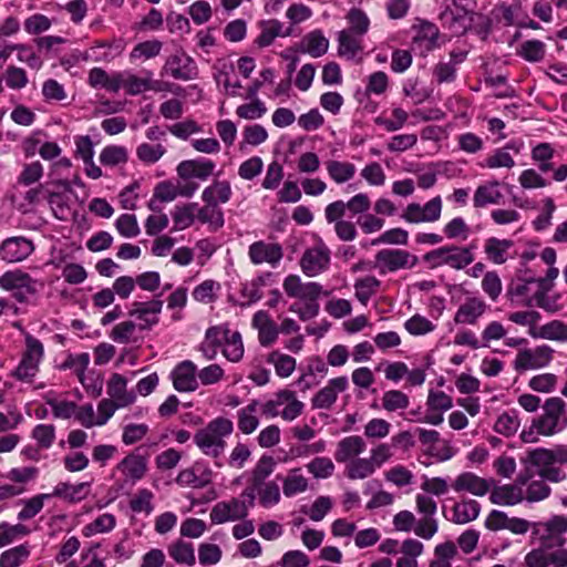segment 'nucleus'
<instances>
[{
    "label": "nucleus",
    "instance_id": "f257e3e1",
    "mask_svg": "<svg viewBox=\"0 0 567 567\" xmlns=\"http://www.w3.org/2000/svg\"><path fill=\"white\" fill-rule=\"evenodd\" d=\"M542 409L543 414L533 419L529 430L522 431L520 439L524 442L537 441L536 434L553 436L567 427L566 403L561 398H548Z\"/></svg>",
    "mask_w": 567,
    "mask_h": 567
},
{
    "label": "nucleus",
    "instance_id": "f03ea898",
    "mask_svg": "<svg viewBox=\"0 0 567 567\" xmlns=\"http://www.w3.org/2000/svg\"><path fill=\"white\" fill-rule=\"evenodd\" d=\"M25 348L18 367L11 372V377L22 382H32L39 372V365L44 357L43 343L30 334L24 333Z\"/></svg>",
    "mask_w": 567,
    "mask_h": 567
},
{
    "label": "nucleus",
    "instance_id": "7ed1b4c3",
    "mask_svg": "<svg viewBox=\"0 0 567 567\" xmlns=\"http://www.w3.org/2000/svg\"><path fill=\"white\" fill-rule=\"evenodd\" d=\"M423 260L431 268L449 266L455 270H462L474 261V256L470 255L468 249H462L461 246H442L426 252Z\"/></svg>",
    "mask_w": 567,
    "mask_h": 567
},
{
    "label": "nucleus",
    "instance_id": "20e7f679",
    "mask_svg": "<svg viewBox=\"0 0 567 567\" xmlns=\"http://www.w3.org/2000/svg\"><path fill=\"white\" fill-rule=\"evenodd\" d=\"M416 256L402 249H382L375 255V267L380 274L394 272L400 269H411L416 266Z\"/></svg>",
    "mask_w": 567,
    "mask_h": 567
},
{
    "label": "nucleus",
    "instance_id": "39448f33",
    "mask_svg": "<svg viewBox=\"0 0 567 567\" xmlns=\"http://www.w3.org/2000/svg\"><path fill=\"white\" fill-rule=\"evenodd\" d=\"M163 309V300L154 298L150 301H134L131 303L128 316L138 320L140 330H151L159 322L158 315Z\"/></svg>",
    "mask_w": 567,
    "mask_h": 567
},
{
    "label": "nucleus",
    "instance_id": "423d86ee",
    "mask_svg": "<svg viewBox=\"0 0 567 567\" xmlns=\"http://www.w3.org/2000/svg\"><path fill=\"white\" fill-rule=\"evenodd\" d=\"M554 350L547 344L534 349H524L518 352L514 368L517 371L536 370L547 367L553 360Z\"/></svg>",
    "mask_w": 567,
    "mask_h": 567
},
{
    "label": "nucleus",
    "instance_id": "0eeeda50",
    "mask_svg": "<svg viewBox=\"0 0 567 567\" xmlns=\"http://www.w3.org/2000/svg\"><path fill=\"white\" fill-rule=\"evenodd\" d=\"M441 213L442 199L436 196L423 206L417 203L409 204L401 217L410 224L434 223L440 219Z\"/></svg>",
    "mask_w": 567,
    "mask_h": 567
},
{
    "label": "nucleus",
    "instance_id": "6e6552de",
    "mask_svg": "<svg viewBox=\"0 0 567 567\" xmlns=\"http://www.w3.org/2000/svg\"><path fill=\"white\" fill-rule=\"evenodd\" d=\"M248 516V506L245 501L233 497L225 502L216 503L210 513L209 518L213 524L220 525L227 522L244 519Z\"/></svg>",
    "mask_w": 567,
    "mask_h": 567
},
{
    "label": "nucleus",
    "instance_id": "1a4fd4ad",
    "mask_svg": "<svg viewBox=\"0 0 567 567\" xmlns=\"http://www.w3.org/2000/svg\"><path fill=\"white\" fill-rule=\"evenodd\" d=\"M329 265L330 249L323 243L307 249L300 259V267L308 277L320 275L328 269Z\"/></svg>",
    "mask_w": 567,
    "mask_h": 567
},
{
    "label": "nucleus",
    "instance_id": "9d476101",
    "mask_svg": "<svg viewBox=\"0 0 567 567\" xmlns=\"http://www.w3.org/2000/svg\"><path fill=\"white\" fill-rule=\"evenodd\" d=\"M34 251L31 239L24 236H14L4 239L0 245V258L9 264L25 260Z\"/></svg>",
    "mask_w": 567,
    "mask_h": 567
},
{
    "label": "nucleus",
    "instance_id": "9b49d317",
    "mask_svg": "<svg viewBox=\"0 0 567 567\" xmlns=\"http://www.w3.org/2000/svg\"><path fill=\"white\" fill-rule=\"evenodd\" d=\"M169 377L177 392H193L199 385L197 367L190 360H184L176 364Z\"/></svg>",
    "mask_w": 567,
    "mask_h": 567
},
{
    "label": "nucleus",
    "instance_id": "f8f14e48",
    "mask_svg": "<svg viewBox=\"0 0 567 567\" xmlns=\"http://www.w3.org/2000/svg\"><path fill=\"white\" fill-rule=\"evenodd\" d=\"M282 287L288 297L298 298L300 300L319 299L322 293L327 295L319 282H302L298 275L287 276Z\"/></svg>",
    "mask_w": 567,
    "mask_h": 567
},
{
    "label": "nucleus",
    "instance_id": "ddd939ff",
    "mask_svg": "<svg viewBox=\"0 0 567 567\" xmlns=\"http://www.w3.org/2000/svg\"><path fill=\"white\" fill-rule=\"evenodd\" d=\"M248 255L254 265L267 262L277 267L284 257L281 245L277 243L255 241L249 246Z\"/></svg>",
    "mask_w": 567,
    "mask_h": 567
},
{
    "label": "nucleus",
    "instance_id": "4468645a",
    "mask_svg": "<svg viewBox=\"0 0 567 567\" xmlns=\"http://www.w3.org/2000/svg\"><path fill=\"white\" fill-rule=\"evenodd\" d=\"M494 484L495 481L493 478L486 480L472 472H464L456 476L452 488L455 492H467L475 496H484Z\"/></svg>",
    "mask_w": 567,
    "mask_h": 567
},
{
    "label": "nucleus",
    "instance_id": "2eb2a0df",
    "mask_svg": "<svg viewBox=\"0 0 567 567\" xmlns=\"http://www.w3.org/2000/svg\"><path fill=\"white\" fill-rule=\"evenodd\" d=\"M202 199L205 205L196 209L198 220L203 224H209L214 230H218L224 226L225 219L216 197L210 196V190L204 189Z\"/></svg>",
    "mask_w": 567,
    "mask_h": 567
},
{
    "label": "nucleus",
    "instance_id": "dca6fc26",
    "mask_svg": "<svg viewBox=\"0 0 567 567\" xmlns=\"http://www.w3.org/2000/svg\"><path fill=\"white\" fill-rule=\"evenodd\" d=\"M215 167V163L205 157L186 159L178 164L177 174L183 179L198 178L206 181L214 174Z\"/></svg>",
    "mask_w": 567,
    "mask_h": 567
},
{
    "label": "nucleus",
    "instance_id": "f3484780",
    "mask_svg": "<svg viewBox=\"0 0 567 567\" xmlns=\"http://www.w3.org/2000/svg\"><path fill=\"white\" fill-rule=\"evenodd\" d=\"M348 378L338 377L329 380L328 385L322 388L311 400L313 409H330L338 398V392H343L348 388Z\"/></svg>",
    "mask_w": 567,
    "mask_h": 567
},
{
    "label": "nucleus",
    "instance_id": "a211bd4d",
    "mask_svg": "<svg viewBox=\"0 0 567 567\" xmlns=\"http://www.w3.org/2000/svg\"><path fill=\"white\" fill-rule=\"evenodd\" d=\"M524 462L530 465L567 464V445H557L551 450L534 449L527 453Z\"/></svg>",
    "mask_w": 567,
    "mask_h": 567
},
{
    "label": "nucleus",
    "instance_id": "6ab92c4d",
    "mask_svg": "<svg viewBox=\"0 0 567 567\" xmlns=\"http://www.w3.org/2000/svg\"><path fill=\"white\" fill-rule=\"evenodd\" d=\"M212 474L210 468L196 463L194 466L181 471L176 483L185 487L203 488L212 482Z\"/></svg>",
    "mask_w": 567,
    "mask_h": 567
},
{
    "label": "nucleus",
    "instance_id": "aec40b11",
    "mask_svg": "<svg viewBox=\"0 0 567 567\" xmlns=\"http://www.w3.org/2000/svg\"><path fill=\"white\" fill-rule=\"evenodd\" d=\"M168 73L176 80H192L197 69L194 60L185 53L171 55L166 62Z\"/></svg>",
    "mask_w": 567,
    "mask_h": 567
},
{
    "label": "nucleus",
    "instance_id": "412c9836",
    "mask_svg": "<svg viewBox=\"0 0 567 567\" xmlns=\"http://www.w3.org/2000/svg\"><path fill=\"white\" fill-rule=\"evenodd\" d=\"M468 11L457 3V0H446L445 9L442 11L440 18L444 24L454 29L455 32H463L466 30V20Z\"/></svg>",
    "mask_w": 567,
    "mask_h": 567
},
{
    "label": "nucleus",
    "instance_id": "4be33fe9",
    "mask_svg": "<svg viewBox=\"0 0 567 567\" xmlns=\"http://www.w3.org/2000/svg\"><path fill=\"white\" fill-rule=\"evenodd\" d=\"M492 487L489 501L495 505L513 506L524 499V492L518 485L506 484L496 486L494 484Z\"/></svg>",
    "mask_w": 567,
    "mask_h": 567
},
{
    "label": "nucleus",
    "instance_id": "5701e85b",
    "mask_svg": "<svg viewBox=\"0 0 567 567\" xmlns=\"http://www.w3.org/2000/svg\"><path fill=\"white\" fill-rule=\"evenodd\" d=\"M338 54L347 60H353L363 51V37L341 30L337 34Z\"/></svg>",
    "mask_w": 567,
    "mask_h": 567
},
{
    "label": "nucleus",
    "instance_id": "b1692460",
    "mask_svg": "<svg viewBox=\"0 0 567 567\" xmlns=\"http://www.w3.org/2000/svg\"><path fill=\"white\" fill-rule=\"evenodd\" d=\"M544 527L548 533L547 537H544V547L563 546L566 539L563 534L567 532V518L563 515H555L546 523Z\"/></svg>",
    "mask_w": 567,
    "mask_h": 567
},
{
    "label": "nucleus",
    "instance_id": "393cba45",
    "mask_svg": "<svg viewBox=\"0 0 567 567\" xmlns=\"http://www.w3.org/2000/svg\"><path fill=\"white\" fill-rule=\"evenodd\" d=\"M365 442L361 436H347L338 443L334 458L338 463H344L351 457L361 454L365 450Z\"/></svg>",
    "mask_w": 567,
    "mask_h": 567
},
{
    "label": "nucleus",
    "instance_id": "a878e982",
    "mask_svg": "<svg viewBox=\"0 0 567 567\" xmlns=\"http://www.w3.org/2000/svg\"><path fill=\"white\" fill-rule=\"evenodd\" d=\"M107 394L117 406H127L135 401V394L126 391V379L121 374H113L107 382Z\"/></svg>",
    "mask_w": 567,
    "mask_h": 567
},
{
    "label": "nucleus",
    "instance_id": "bb28decb",
    "mask_svg": "<svg viewBox=\"0 0 567 567\" xmlns=\"http://www.w3.org/2000/svg\"><path fill=\"white\" fill-rule=\"evenodd\" d=\"M329 48V40L321 30H315L306 34L300 42V52L308 53L312 58L322 56Z\"/></svg>",
    "mask_w": 567,
    "mask_h": 567
},
{
    "label": "nucleus",
    "instance_id": "cd10ccee",
    "mask_svg": "<svg viewBox=\"0 0 567 567\" xmlns=\"http://www.w3.org/2000/svg\"><path fill=\"white\" fill-rule=\"evenodd\" d=\"M499 182L492 181L483 185H480L473 197V203L476 208H482L487 205L499 204L503 198L502 193L498 189Z\"/></svg>",
    "mask_w": 567,
    "mask_h": 567
},
{
    "label": "nucleus",
    "instance_id": "c85d7f7f",
    "mask_svg": "<svg viewBox=\"0 0 567 567\" xmlns=\"http://www.w3.org/2000/svg\"><path fill=\"white\" fill-rule=\"evenodd\" d=\"M486 305L478 298H470L457 309L454 320L456 323L474 324L485 311Z\"/></svg>",
    "mask_w": 567,
    "mask_h": 567
},
{
    "label": "nucleus",
    "instance_id": "c756f323",
    "mask_svg": "<svg viewBox=\"0 0 567 567\" xmlns=\"http://www.w3.org/2000/svg\"><path fill=\"white\" fill-rule=\"evenodd\" d=\"M194 442L206 455L218 457L226 446L224 440H218L215 435L208 432V429L204 427L199 430L195 436Z\"/></svg>",
    "mask_w": 567,
    "mask_h": 567
},
{
    "label": "nucleus",
    "instance_id": "7c9ffc66",
    "mask_svg": "<svg viewBox=\"0 0 567 567\" xmlns=\"http://www.w3.org/2000/svg\"><path fill=\"white\" fill-rule=\"evenodd\" d=\"M511 239H498L489 237L485 240L484 252L487 259L496 265L505 264L507 260V251L513 247Z\"/></svg>",
    "mask_w": 567,
    "mask_h": 567
},
{
    "label": "nucleus",
    "instance_id": "2f4dec72",
    "mask_svg": "<svg viewBox=\"0 0 567 567\" xmlns=\"http://www.w3.org/2000/svg\"><path fill=\"white\" fill-rule=\"evenodd\" d=\"M169 557L178 565L193 566L196 563L194 546L183 539L173 542L167 547Z\"/></svg>",
    "mask_w": 567,
    "mask_h": 567
},
{
    "label": "nucleus",
    "instance_id": "473e14b6",
    "mask_svg": "<svg viewBox=\"0 0 567 567\" xmlns=\"http://www.w3.org/2000/svg\"><path fill=\"white\" fill-rule=\"evenodd\" d=\"M89 486V483L72 485L70 483L61 482L54 487L52 493H49V495H51V497H61L69 502H80L86 497Z\"/></svg>",
    "mask_w": 567,
    "mask_h": 567
},
{
    "label": "nucleus",
    "instance_id": "72a5a7b5",
    "mask_svg": "<svg viewBox=\"0 0 567 567\" xmlns=\"http://www.w3.org/2000/svg\"><path fill=\"white\" fill-rule=\"evenodd\" d=\"M117 468L132 481L141 480L146 472V460L141 455L130 454L117 465Z\"/></svg>",
    "mask_w": 567,
    "mask_h": 567
},
{
    "label": "nucleus",
    "instance_id": "f704fd0d",
    "mask_svg": "<svg viewBox=\"0 0 567 567\" xmlns=\"http://www.w3.org/2000/svg\"><path fill=\"white\" fill-rule=\"evenodd\" d=\"M520 425L519 412L515 409L503 412L494 424V430L504 436L514 435Z\"/></svg>",
    "mask_w": 567,
    "mask_h": 567
},
{
    "label": "nucleus",
    "instance_id": "c9c22d12",
    "mask_svg": "<svg viewBox=\"0 0 567 567\" xmlns=\"http://www.w3.org/2000/svg\"><path fill=\"white\" fill-rule=\"evenodd\" d=\"M481 511L478 502L468 499L457 503L453 507V522L456 524H466L477 518Z\"/></svg>",
    "mask_w": 567,
    "mask_h": 567
},
{
    "label": "nucleus",
    "instance_id": "e433bc0d",
    "mask_svg": "<svg viewBox=\"0 0 567 567\" xmlns=\"http://www.w3.org/2000/svg\"><path fill=\"white\" fill-rule=\"evenodd\" d=\"M259 402L252 400L247 406L238 411V429L244 434L252 433L259 425V420L255 415L257 412Z\"/></svg>",
    "mask_w": 567,
    "mask_h": 567
},
{
    "label": "nucleus",
    "instance_id": "4c0bfd02",
    "mask_svg": "<svg viewBox=\"0 0 567 567\" xmlns=\"http://www.w3.org/2000/svg\"><path fill=\"white\" fill-rule=\"evenodd\" d=\"M346 19L348 21L349 27L344 29L346 31H350L351 33H355L358 35L364 37L370 28V19L367 13L359 8H351Z\"/></svg>",
    "mask_w": 567,
    "mask_h": 567
},
{
    "label": "nucleus",
    "instance_id": "58836bf2",
    "mask_svg": "<svg viewBox=\"0 0 567 567\" xmlns=\"http://www.w3.org/2000/svg\"><path fill=\"white\" fill-rule=\"evenodd\" d=\"M196 209L197 203H188L182 206H176L172 213L174 230H183L192 226L195 221Z\"/></svg>",
    "mask_w": 567,
    "mask_h": 567
},
{
    "label": "nucleus",
    "instance_id": "ea45409f",
    "mask_svg": "<svg viewBox=\"0 0 567 567\" xmlns=\"http://www.w3.org/2000/svg\"><path fill=\"white\" fill-rule=\"evenodd\" d=\"M517 54L530 63H537L544 60L546 54V44L540 40L524 41Z\"/></svg>",
    "mask_w": 567,
    "mask_h": 567
},
{
    "label": "nucleus",
    "instance_id": "a19ab883",
    "mask_svg": "<svg viewBox=\"0 0 567 567\" xmlns=\"http://www.w3.org/2000/svg\"><path fill=\"white\" fill-rule=\"evenodd\" d=\"M439 34L440 31L435 24L424 21L420 24L419 31L413 38V42L421 43L424 45L425 50L431 51L439 47Z\"/></svg>",
    "mask_w": 567,
    "mask_h": 567
},
{
    "label": "nucleus",
    "instance_id": "79ce46f5",
    "mask_svg": "<svg viewBox=\"0 0 567 567\" xmlns=\"http://www.w3.org/2000/svg\"><path fill=\"white\" fill-rule=\"evenodd\" d=\"M268 363L274 364L275 371L280 378H288L296 369V359L279 351H272L268 355Z\"/></svg>",
    "mask_w": 567,
    "mask_h": 567
},
{
    "label": "nucleus",
    "instance_id": "37998d69",
    "mask_svg": "<svg viewBox=\"0 0 567 567\" xmlns=\"http://www.w3.org/2000/svg\"><path fill=\"white\" fill-rule=\"evenodd\" d=\"M30 555L28 544H21L0 555V567H19Z\"/></svg>",
    "mask_w": 567,
    "mask_h": 567
},
{
    "label": "nucleus",
    "instance_id": "c03bdc74",
    "mask_svg": "<svg viewBox=\"0 0 567 567\" xmlns=\"http://www.w3.org/2000/svg\"><path fill=\"white\" fill-rule=\"evenodd\" d=\"M51 495L49 493L38 494L31 498L23 499L22 509L18 513V519L23 522L33 518L37 516L44 506V501L50 499Z\"/></svg>",
    "mask_w": 567,
    "mask_h": 567
},
{
    "label": "nucleus",
    "instance_id": "a18cd8bd",
    "mask_svg": "<svg viewBox=\"0 0 567 567\" xmlns=\"http://www.w3.org/2000/svg\"><path fill=\"white\" fill-rule=\"evenodd\" d=\"M327 171L336 183L341 184L354 176L355 167L348 162L330 161L327 163Z\"/></svg>",
    "mask_w": 567,
    "mask_h": 567
},
{
    "label": "nucleus",
    "instance_id": "49530a36",
    "mask_svg": "<svg viewBox=\"0 0 567 567\" xmlns=\"http://www.w3.org/2000/svg\"><path fill=\"white\" fill-rule=\"evenodd\" d=\"M128 159L127 150L120 145L105 146L100 154V162L105 166L124 164Z\"/></svg>",
    "mask_w": 567,
    "mask_h": 567
},
{
    "label": "nucleus",
    "instance_id": "de8ad7c7",
    "mask_svg": "<svg viewBox=\"0 0 567 567\" xmlns=\"http://www.w3.org/2000/svg\"><path fill=\"white\" fill-rule=\"evenodd\" d=\"M375 471L370 458H354L347 466V476L350 480H363Z\"/></svg>",
    "mask_w": 567,
    "mask_h": 567
},
{
    "label": "nucleus",
    "instance_id": "09e8293b",
    "mask_svg": "<svg viewBox=\"0 0 567 567\" xmlns=\"http://www.w3.org/2000/svg\"><path fill=\"white\" fill-rule=\"evenodd\" d=\"M381 285L380 280L373 276H368L355 281V298L362 303L367 305L375 289Z\"/></svg>",
    "mask_w": 567,
    "mask_h": 567
},
{
    "label": "nucleus",
    "instance_id": "8fccbe9b",
    "mask_svg": "<svg viewBox=\"0 0 567 567\" xmlns=\"http://www.w3.org/2000/svg\"><path fill=\"white\" fill-rule=\"evenodd\" d=\"M306 468L315 478L324 480L333 474L334 464L329 457L318 456L310 461Z\"/></svg>",
    "mask_w": 567,
    "mask_h": 567
},
{
    "label": "nucleus",
    "instance_id": "3c124183",
    "mask_svg": "<svg viewBox=\"0 0 567 567\" xmlns=\"http://www.w3.org/2000/svg\"><path fill=\"white\" fill-rule=\"evenodd\" d=\"M223 354L231 362H238L244 355V344L238 331L227 337L223 348Z\"/></svg>",
    "mask_w": 567,
    "mask_h": 567
},
{
    "label": "nucleus",
    "instance_id": "603ef678",
    "mask_svg": "<svg viewBox=\"0 0 567 567\" xmlns=\"http://www.w3.org/2000/svg\"><path fill=\"white\" fill-rule=\"evenodd\" d=\"M409 396L399 390L386 391L382 398V405L389 412L404 410L409 406Z\"/></svg>",
    "mask_w": 567,
    "mask_h": 567
},
{
    "label": "nucleus",
    "instance_id": "864d4df0",
    "mask_svg": "<svg viewBox=\"0 0 567 567\" xmlns=\"http://www.w3.org/2000/svg\"><path fill=\"white\" fill-rule=\"evenodd\" d=\"M275 466L271 456L262 455L252 470L251 483L255 486H262L266 478L272 473Z\"/></svg>",
    "mask_w": 567,
    "mask_h": 567
},
{
    "label": "nucleus",
    "instance_id": "5fc2aeb1",
    "mask_svg": "<svg viewBox=\"0 0 567 567\" xmlns=\"http://www.w3.org/2000/svg\"><path fill=\"white\" fill-rule=\"evenodd\" d=\"M551 493V488L546 484V481L540 478L532 481L524 494V499L529 503L540 502L546 499Z\"/></svg>",
    "mask_w": 567,
    "mask_h": 567
},
{
    "label": "nucleus",
    "instance_id": "6e6d98bb",
    "mask_svg": "<svg viewBox=\"0 0 567 567\" xmlns=\"http://www.w3.org/2000/svg\"><path fill=\"white\" fill-rule=\"evenodd\" d=\"M115 227L121 236L125 238L136 237L141 229L136 216L133 214H123L115 220Z\"/></svg>",
    "mask_w": 567,
    "mask_h": 567
},
{
    "label": "nucleus",
    "instance_id": "4d7b16f0",
    "mask_svg": "<svg viewBox=\"0 0 567 567\" xmlns=\"http://www.w3.org/2000/svg\"><path fill=\"white\" fill-rule=\"evenodd\" d=\"M409 233L403 228H392L384 231L378 238L372 239L371 245L378 246L381 244L388 245H406Z\"/></svg>",
    "mask_w": 567,
    "mask_h": 567
},
{
    "label": "nucleus",
    "instance_id": "13d9d810",
    "mask_svg": "<svg viewBox=\"0 0 567 567\" xmlns=\"http://www.w3.org/2000/svg\"><path fill=\"white\" fill-rule=\"evenodd\" d=\"M299 470L292 471L291 475H288L284 480V494L287 497L295 496L296 494L302 493L308 488V481L302 475L296 474Z\"/></svg>",
    "mask_w": 567,
    "mask_h": 567
},
{
    "label": "nucleus",
    "instance_id": "bf43d9fd",
    "mask_svg": "<svg viewBox=\"0 0 567 567\" xmlns=\"http://www.w3.org/2000/svg\"><path fill=\"white\" fill-rule=\"evenodd\" d=\"M285 37L287 33H282V23L278 20H270L265 23V27L257 39L259 47L270 45L276 37Z\"/></svg>",
    "mask_w": 567,
    "mask_h": 567
},
{
    "label": "nucleus",
    "instance_id": "052dcab7",
    "mask_svg": "<svg viewBox=\"0 0 567 567\" xmlns=\"http://www.w3.org/2000/svg\"><path fill=\"white\" fill-rule=\"evenodd\" d=\"M165 152L166 150L162 144L152 145L148 143H142L136 150V155L140 161L146 164H154L165 154Z\"/></svg>",
    "mask_w": 567,
    "mask_h": 567
},
{
    "label": "nucleus",
    "instance_id": "680f3d73",
    "mask_svg": "<svg viewBox=\"0 0 567 567\" xmlns=\"http://www.w3.org/2000/svg\"><path fill=\"white\" fill-rule=\"evenodd\" d=\"M443 231L449 239L466 240L470 227L462 217H455L444 226Z\"/></svg>",
    "mask_w": 567,
    "mask_h": 567
},
{
    "label": "nucleus",
    "instance_id": "e2e57ef3",
    "mask_svg": "<svg viewBox=\"0 0 567 567\" xmlns=\"http://www.w3.org/2000/svg\"><path fill=\"white\" fill-rule=\"evenodd\" d=\"M221 558V549L216 544L203 543L198 546V560L203 566L216 565Z\"/></svg>",
    "mask_w": 567,
    "mask_h": 567
},
{
    "label": "nucleus",
    "instance_id": "0e129e2a",
    "mask_svg": "<svg viewBox=\"0 0 567 567\" xmlns=\"http://www.w3.org/2000/svg\"><path fill=\"white\" fill-rule=\"evenodd\" d=\"M29 276L20 269L8 270L0 277V287L7 291H16Z\"/></svg>",
    "mask_w": 567,
    "mask_h": 567
},
{
    "label": "nucleus",
    "instance_id": "69168bd1",
    "mask_svg": "<svg viewBox=\"0 0 567 567\" xmlns=\"http://www.w3.org/2000/svg\"><path fill=\"white\" fill-rule=\"evenodd\" d=\"M404 327L413 336H423L435 329V324L421 315L408 319Z\"/></svg>",
    "mask_w": 567,
    "mask_h": 567
},
{
    "label": "nucleus",
    "instance_id": "338daca9",
    "mask_svg": "<svg viewBox=\"0 0 567 567\" xmlns=\"http://www.w3.org/2000/svg\"><path fill=\"white\" fill-rule=\"evenodd\" d=\"M266 112L267 107L259 99L251 100V103L241 104L236 110V114L245 120L260 118Z\"/></svg>",
    "mask_w": 567,
    "mask_h": 567
},
{
    "label": "nucleus",
    "instance_id": "774afa93",
    "mask_svg": "<svg viewBox=\"0 0 567 567\" xmlns=\"http://www.w3.org/2000/svg\"><path fill=\"white\" fill-rule=\"evenodd\" d=\"M277 565L280 567H308L310 559L301 550H288L282 555Z\"/></svg>",
    "mask_w": 567,
    "mask_h": 567
}]
</instances>
